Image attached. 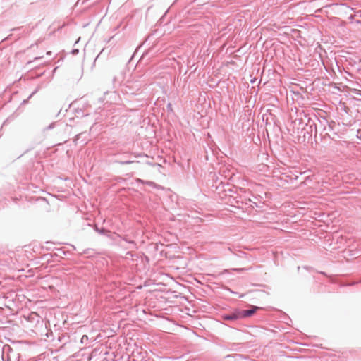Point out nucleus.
Wrapping results in <instances>:
<instances>
[{
	"mask_svg": "<svg viewBox=\"0 0 361 361\" xmlns=\"http://www.w3.org/2000/svg\"><path fill=\"white\" fill-rule=\"evenodd\" d=\"M147 82L146 75L135 73L131 74L123 84L122 91L128 94H136L147 85Z\"/></svg>",
	"mask_w": 361,
	"mask_h": 361,
	"instance_id": "obj_1",
	"label": "nucleus"
},
{
	"mask_svg": "<svg viewBox=\"0 0 361 361\" xmlns=\"http://www.w3.org/2000/svg\"><path fill=\"white\" fill-rule=\"evenodd\" d=\"M222 319L225 321H236L241 319L239 309L222 315Z\"/></svg>",
	"mask_w": 361,
	"mask_h": 361,
	"instance_id": "obj_2",
	"label": "nucleus"
},
{
	"mask_svg": "<svg viewBox=\"0 0 361 361\" xmlns=\"http://www.w3.org/2000/svg\"><path fill=\"white\" fill-rule=\"evenodd\" d=\"M259 307L257 306H252L250 310H240L241 319L251 317L253 315Z\"/></svg>",
	"mask_w": 361,
	"mask_h": 361,
	"instance_id": "obj_3",
	"label": "nucleus"
},
{
	"mask_svg": "<svg viewBox=\"0 0 361 361\" xmlns=\"http://www.w3.org/2000/svg\"><path fill=\"white\" fill-rule=\"evenodd\" d=\"M123 79V73H121L119 75H115L113 78V82L116 85H121V81Z\"/></svg>",
	"mask_w": 361,
	"mask_h": 361,
	"instance_id": "obj_4",
	"label": "nucleus"
},
{
	"mask_svg": "<svg viewBox=\"0 0 361 361\" xmlns=\"http://www.w3.org/2000/svg\"><path fill=\"white\" fill-rule=\"evenodd\" d=\"M89 338L87 335H83L81 338L80 343H85L88 341Z\"/></svg>",
	"mask_w": 361,
	"mask_h": 361,
	"instance_id": "obj_5",
	"label": "nucleus"
},
{
	"mask_svg": "<svg viewBox=\"0 0 361 361\" xmlns=\"http://www.w3.org/2000/svg\"><path fill=\"white\" fill-rule=\"evenodd\" d=\"M121 164L126 165L133 163V161H118Z\"/></svg>",
	"mask_w": 361,
	"mask_h": 361,
	"instance_id": "obj_6",
	"label": "nucleus"
},
{
	"mask_svg": "<svg viewBox=\"0 0 361 361\" xmlns=\"http://www.w3.org/2000/svg\"><path fill=\"white\" fill-rule=\"evenodd\" d=\"M97 231H98L102 234H104L106 232H108V231L104 228H102L101 230H99L98 228H97Z\"/></svg>",
	"mask_w": 361,
	"mask_h": 361,
	"instance_id": "obj_7",
	"label": "nucleus"
},
{
	"mask_svg": "<svg viewBox=\"0 0 361 361\" xmlns=\"http://www.w3.org/2000/svg\"><path fill=\"white\" fill-rule=\"evenodd\" d=\"M355 16H359V17H360V18H361V10L357 11L355 13Z\"/></svg>",
	"mask_w": 361,
	"mask_h": 361,
	"instance_id": "obj_8",
	"label": "nucleus"
},
{
	"mask_svg": "<svg viewBox=\"0 0 361 361\" xmlns=\"http://www.w3.org/2000/svg\"><path fill=\"white\" fill-rule=\"evenodd\" d=\"M125 240H126V242H128V243H130V244H132L133 245L135 246V242H134L133 240H126V239H125Z\"/></svg>",
	"mask_w": 361,
	"mask_h": 361,
	"instance_id": "obj_9",
	"label": "nucleus"
},
{
	"mask_svg": "<svg viewBox=\"0 0 361 361\" xmlns=\"http://www.w3.org/2000/svg\"><path fill=\"white\" fill-rule=\"evenodd\" d=\"M243 269H234V270L236 271H242Z\"/></svg>",
	"mask_w": 361,
	"mask_h": 361,
	"instance_id": "obj_10",
	"label": "nucleus"
},
{
	"mask_svg": "<svg viewBox=\"0 0 361 361\" xmlns=\"http://www.w3.org/2000/svg\"><path fill=\"white\" fill-rule=\"evenodd\" d=\"M53 126H54V124H53V123H51V125H49V129L52 128H53Z\"/></svg>",
	"mask_w": 361,
	"mask_h": 361,
	"instance_id": "obj_11",
	"label": "nucleus"
},
{
	"mask_svg": "<svg viewBox=\"0 0 361 361\" xmlns=\"http://www.w3.org/2000/svg\"><path fill=\"white\" fill-rule=\"evenodd\" d=\"M147 184L151 185H153V184H154V183H153V182H151V181H148V182H147Z\"/></svg>",
	"mask_w": 361,
	"mask_h": 361,
	"instance_id": "obj_12",
	"label": "nucleus"
},
{
	"mask_svg": "<svg viewBox=\"0 0 361 361\" xmlns=\"http://www.w3.org/2000/svg\"><path fill=\"white\" fill-rule=\"evenodd\" d=\"M84 253H85V254H89V250H85V251H84Z\"/></svg>",
	"mask_w": 361,
	"mask_h": 361,
	"instance_id": "obj_13",
	"label": "nucleus"
},
{
	"mask_svg": "<svg viewBox=\"0 0 361 361\" xmlns=\"http://www.w3.org/2000/svg\"><path fill=\"white\" fill-rule=\"evenodd\" d=\"M353 18H354V16L351 15V16L349 17V19H350V20H353Z\"/></svg>",
	"mask_w": 361,
	"mask_h": 361,
	"instance_id": "obj_14",
	"label": "nucleus"
},
{
	"mask_svg": "<svg viewBox=\"0 0 361 361\" xmlns=\"http://www.w3.org/2000/svg\"><path fill=\"white\" fill-rule=\"evenodd\" d=\"M78 51L77 49L75 50H73V52L75 54V53H77Z\"/></svg>",
	"mask_w": 361,
	"mask_h": 361,
	"instance_id": "obj_15",
	"label": "nucleus"
},
{
	"mask_svg": "<svg viewBox=\"0 0 361 361\" xmlns=\"http://www.w3.org/2000/svg\"><path fill=\"white\" fill-rule=\"evenodd\" d=\"M35 92H36V91H35V92H32V93L31 94V95L30 96V98L33 94H35Z\"/></svg>",
	"mask_w": 361,
	"mask_h": 361,
	"instance_id": "obj_16",
	"label": "nucleus"
},
{
	"mask_svg": "<svg viewBox=\"0 0 361 361\" xmlns=\"http://www.w3.org/2000/svg\"><path fill=\"white\" fill-rule=\"evenodd\" d=\"M51 51H47V55H50V54H51Z\"/></svg>",
	"mask_w": 361,
	"mask_h": 361,
	"instance_id": "obj_17",
	"label": "nucleus"
},
{
	"mask_svg": "<svg viewBox=\"0 0 361 361\" xmlns=\"http://www.w3.org/2000/svg\"><path fill=\"white\" fill-rule=\"evenodd\" d=\"M357 23H360L361 22L360 20L356 21Z\"/></svg>",
	"mask_w": 361,
	"mask_h": 361,
	"instance_id": "obj_18",
	"label": "nucleus"
},
{
	"mask_svg": "<svg viewBox=\"0 0 361 361\" xmlns=\"http://www.w3.org/2000/svg\"><path fill=\"white\" fill-rule=\"evenodd\" d=\"M39 59V57H36L35 59V60H37V59Z\"/></svg>",
	"mask_w": 361,
	"mask_h": 361,
	"instance_id": "obj_19",
	"label": "nucleus"
}]
</instances>
